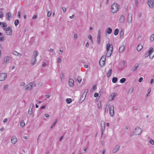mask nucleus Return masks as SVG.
<instances>
[{"mask_svg":"<svg viewBox=\"0 0 154 154\" xmlns=\"http://www.w3.org/2000/svg\"><path fill=\"white\" fill-rule=\"evenodd\" d=\"M119 9L118 5L116 4H113L111 5V11L113 13H115L117 12Z\"/></svg>","mask_w":154,"mask_h":154,"instance_id":"nucleus-1","label":"nucleus"},{"mask_svg":"<svg viewBox=\"0 0 154 154\" xmlns=\"http://www.w3.org/2000/svg\"><path fill=\"white\" fill-rule=\"evenodd\" d=\"M35 86V84L34 82H31L28 84L25 87V90L27 89L31 90L33 87Z\"/></svg>","mask_w":154,"mask_h":154,"instance_id":"nucleus-2","label":"nucleus"},{"mask_svg":"<svg viewBox=\"0 0 154 154\" xmlns=\"http://www.w3.org/2000/svg\"><path fill=\"white\" fill-rule=\"evenodd\" d=\"M88 90H86L85 91L83 92L82 95L81 96L80 99L79 101V102L80 103H82L83 101L85 100L86 95L87 94V93L88 92Z\"/></svg>","mask_w":154,"mask_h":154,"instance_id":"nucleus-3","label":"nucleus"},{"mask_svg":"<svg viewBox=\"0 0 154 154\" xmlns=\"http://www.w3.org/2000/svg\"><path fill=\"white\" fill-rule=\"evenodd\" d=\"M142 131L141 128L139 127H137L135 128L134 133L135 135H139L141 134Z\"/></svg>","mask_w":154,"mask_h":154,"instance_id":"nucleus-4","label":"nucleus"},{"mask_svg":"<svg viewBox=\"0 0 154 154\" xmlns=\"http://www.w3.org/2000/svg\"><path fill=\"white\" fill-rule=\"evenodd\" d=\"M109 114L112 116H113L114 115V107L113 106H111L109 108Z\"/></svg>","mask_w":154,"mask_h":154,"instance_id":"nucleus-5","label":"nucleus"},{"mask_svg":"<svg viewBox=\"0 0 154 154\" xmlns=\"http://www.w3.org/2000/svg\"><path fill=\"white\" fill-rule=\"evenodd\" d=\"M147 3L150 8H153L154 4V1L153 0H148L147 1Z\"/></svg>","mask_w":154,"mask_h":154,"instance_id":"nucleus-6","label":"nucleus"},{"mask_svg":"<svg viewBox=\"0 0 154 154\" xmlns=\"http://www.w3.org/2000/svg\"><path fill=\"white\" fill-rule=\"evenodd\" d=\"M132 14L131 13L128 14L127 17V21L128 23H130L132 22Z\"/></svg>","mask_w":154,"mask_h":154,"instance_id":"nucleus-7","label":"nucleus"},{"mask_svg":"<svg viewBox=\"0 0 154 154\" xmlns=\"http://www.w3.org/2000/svg\"><path fill=\"white\" fill-rule=\"evenodd\" d=\"M101 135L103 134V132L105 130V123L104 121H101Z\"/></svg>","mask_w":154,"mask_h":154,"instance_id":"nucleus-8","label":"nucleus"},{"mask_svg":"<svg viewBox=\"0 0 154 154\" xmlns=\"http://www.w3.org/2000/svg\"><path fill=\"white\" fill-rule=\"evenodd\" d=\"M4 29L6 31V34L7 35H10L12 34L11 29L10 27Z\"/></svg>","mask_w":154,"mask_h":154,"instance_id":"nucleus-9","label":"nucleus"},{"mask_svg":"<svg viewBox=\"0 0 154 154\" xmlns=\"http://www.w3.org/2000/svg\"><path fill=\"white\" fill-rule=\"evenodd\" d=\"M7 77V74L5 73L0 74V81L4 80Z\"/></svg>","mask_w":154,"mask_h":154,"instance_id":"nucleus-10","label":"nucleus"},{"mask_svg":"<svg viewBox=\"0 0 154 154\" xmlns=\"http://www.w3.org/2000/svg\"><path fill=\"white\" fill-rule=\"evenodd\" d=\"M120 146L119 145H116L113 148L112 152L115 153L117 152L119 149Z\"/></svg>","mask_w":154,"mask_h":154,"instance_id":"nucleus-11","label":"nucleus"},{"mask_svg":"<svg viewBox=\"0 0 154 154\" xmlns=\"http://www.w3.org/2000/svg\"><path fill=\"white\" fill-rule=\"evenodd\" d=\"M34 104L33 103H31L30 106V107L28 110V113L29 115H31L32 113V108L34 106Z\"/></svg>","mask_w":154,"mask_h":154,"instance_id":"nucleus-12","label":"nucleus"},{"mask_svg":"<svg viewBox=\"0 0 154 154\" xmlns=\"http://www.w3.org/2000/svg\"><path fill=\"white\" fill-rule=\"evenodd\" d=\"M105 60H106V57L105 56H103L101 58H100V61L99 63H101V62H102L103 65H104L105 63Z\"/></svg>","mask_w":154,"mask_h":154,"instance_id":"nucleus-13","label":"nucleus"},{"mask_svg":"<svg viewBox=\"0 0 154 154\" xmlns=\"http://www.w3.org/2000/svg\"><path fill=\"white\" fill-rule=\"evenodd\" d=\"M74 85V80L72 79H69V85L71 87H72Z\"/></svg>","mask_w":154,"mask_h":154,"instance_id":"nucleus-14","label":"nucleus"},{"mask_svg":"<svg viewBox=\"0 0 154 154\" xmlns=\"http://www.w3.org/2000/svg\"><path fill=\"white\" fill-rule=\"evenodd\" d=\"M11 143L13 144H15L17 141V139L15 137L13 136L11 138Z\"/></svg>","mask_w":154,"mask_h":154,"instance_id":"nucleus-15","label":"nucleus"},{"mask_svg":"<svg viewBox=\"0 0 154 154\" xmlns=\"http://www.w3.org/2000/svg\"><path fill=\"white\" fill-rule=\"evenodd\" d=\"M116 96L115 93H112L109 97V100L110 101H112L113 100L114 98Z\"/></svg>","mask_w":154,"mask_h":154,"instance_id":"nucleus-16","label":"nucleus"},{"mask_svg":"<svg viewBox=\"0 0 154 154\" xmlns=\"http://www.w3.org/2000/svg\"><path fill=\"white\" fill-rule=\"evenodd\" d=\"M113 52V49H110V51H107L106 53V56L107 57H109L111 56Z\"/></svg>","mask_w":154,"mask_h":154,"instance_id":"nucleus-17","label":"nucleus"},{"mask_svg":"<svg viewBox=\"0 0 154 154\" xmlns=\"http://www.w3.org/2000/svg\"><path fill=\"white\" fill-rule=\"evenodd\" d=\"M110 49H113V46L112 44H107L106 46L107 51H110Z\"/></svg>","mask_w":154,"mask_h":154,"instance_id":"nucleus-18","label":"nucleus"},{"mask_svg":"<svg viewBox=\"0 0 154 154\" xmlns=\"http://www.w3.org/2000/svg\"><path fill=\"white\" fill-rule=\"evenodd\" d=\"M153 48H150L149 50L148 51V54L149 55V56L152 53H153V52H154V50H153ZM154 57V55L152 57V58L153 57Z\"/></svg>","mask_w":154,"mask_h":154,"instance_id":"nucleus-19","label":"nucleus"},{"mask_svg":"<svg viewBox=\"0 0 154 154\" xmlns=\"http://www.w3.org/2000/svg\"><path fill=\"white\" fill-rule=\"evenodd\" d=\"M139 66V64L138 63H137L134 66V67L132 68L131 69V71L133 72H134L136 70L137 68Z\"/></svg>","mask_w":154,"mask_h":154,"instance_id":"nucleus-20","label":"nucleus"},{"mask_svg":"<svg viewBox=\"0 0 154 154\" xmlns=\"http://www.w3.org/2000/svg\"><path fill=\"white\" fill-rule=\"evenodd\" d=\"M125 47L124 46H122L120 47L119 49V52L120 53H122L124 51Z\"/></svg>","mask_w":154,"mask_h":154,"instance_id":"nucleus-21","label":"nucleus"},{"mask_svg":"<svg viewBox=\"0 0 154 154\" xmlns=\"http://www.w3.org/2000/svg\"><path fill=\"white\" fill-rule=\"evenodd\" d=\"M9 60V57H5L3 63H6L7 62H8Z\"/></svg>","mask_w":154,"mask_h":154,"instance_id":"nucleus-22","label":"nucleus"},{"mask_svg":"<svg viewBox=\"0 0 154 154\" xmlns=\"http://www.w3.org/2000/svg\"><path fill=\"white\" fill-rule=\"evenodd\" d=\"M125 20V17L123 15H121L120 19H119V21L120 23H122L124 22Z\"/></svg>","mask_w":154,"mask_h":154,"instance_id":"nucleus-23","label":"nucleus"},{"mask_svg":"<svg viewBox=\"0 0 154 154\" xmlns=\"http://www.w3.org/2000/svg\"><path fill=\"white\" fill-rule=\"evenodd\" d=\"M36 61V58L35 57H34L32 59L31 61V64L32 65H34L35 64Z\"/></svg>","mask_w":154,"mask_h":154,"instance_id":"nucleus-24","label":"nucleus"},{"mask_svg":"<svg viewBox=\"0 0 154 154\" xmlns=\"http://www.w3.org/2000/svg\"><path fill=\"white\" fill-rule=\"evenodd\" d=\"M142 48H143V46L141 45H138L137 46V50L138 51H139L141 50L142 49Z\"/></svg>","mask_w":154,"mask_h":154,"instance_id":"nucleus-25","label":"nucleus"},{"mask_svg":"<svg viewBox=\"0 0 154 154\" xmlns=\"http://www.w3.org/2000/svg\"><path fill=\"white\" fill-rule=\"evenodd\" d=\"M112 69H109L108 70V72L107 73V76L108 77H109L112 73L111 72Z\"/></svg>","mask_w":154,"mask_h":154,"instance_id":"nucleus-26","label":"nucleus"},{"mask_svg":"<svg viewBox=\"0 0 154 154\" xmlns=\"http://www.w3.org/2000/svg\"><path fill=\"white\" fill-rule=\"evenodd\" d=\"M106 31L107 33L110 34L112 32V29L110 28H108L106 29Z\"/></svg>","mask_w":154,"mask_h":154,"instance_id":"nucleus-27","label":"nucleus"},{"mask_svg":"<svg viewBox=\"0 0 154 154\" xmlns=\"http://www.w3.org/2000/svg\"><path fill=\"white\" fill-rule=\"evenodd\" d=\"M6 16H7V18L8 20H9L10 18L11 17V14L10 13H7L6 14Z\"/></svg>","mask_w":154,"mask_h":154,"instance_id":"nucleus-28","label":"nucleus"},{"mask_svg":"<svg viewBox=\"0 0 154 154\" xmlns=\"http://www.w3.org/2000/svg\"><path fill=\"white\" fill-rule=\"evenodd\" d=\"M118 81L117 78L116 77H114L112 79V82L114 83H116Z\"/></svg>","mask_w":154,"mask_h":154,"instance_id":"nucleus-29","label":"nucleus"},{"mask_svg":"<svg viewBox=\"0 0 154 154\" xmlns=\"http://www.w3.org/2000/svg\"><path fill=\"white\" fill-rule=\"evenodd\" d=\"M33 56L34 57L36 58V57L38 56V52L36 51H34L33 52Z\"/></svg>","mask_w":154,"mask_h":154,"instance_id":"nucleus-30","label":"nucleus"},{"mask_svg":"<svg viewBox=\"0 0 154 154\" xmlns=\"http://www.w3.org/2000/svg\"><path fill=\"white\" fill-rule=\"evenodd\" d=\"M150 40L151 41H153L154 40V34H152L150 36Z\"/></svg>","mask_w":154,"mask_h":154,"instance_id":"nucleus-31","label":"nucleus"},{"mask_svg":"<svg viewBox=\"0 0 154 154\" xmlns=\"http://www.w3.org/2000/svg\"><path fill=\"white\" fill-rule=\"evenodd\" d=\"M72 101V100L70 98H67L66 99V102L67 103H70Z\"/></svg>","mask_w":154,"mask_h":154,"instance_id":"nucleus-32","label":"nucleus"},{"mask_svg":"<svg viewBox=\"0 0 154 154\" xmlns=\"http://www.w3.org/2000/svg\"><path fill=\"white\" fill-rule=\"evenodd\" d=\"M119 33V29H116L115 30L114 34L115 35H117Z\"/></svg>","mask_w":154,"mask_h":154,"instance_id":"nucleus-33","label":"nucleus"},{"mask_svg":"<svg viewBox=\"0 0 154 154\" xmlns=\"http://www.w3.org/2000/svg\"><path fill=\"white\" fill-rule=\"evenodd\" d=\"M97 42L98 44H100V37H97Z\"/></svg>","mask_w":154,"mask_h":154,"instance_id":"nucleus-34","label":"nucleus"},{"mask_svg":"<svg viewBox=\"0 0 154 154\" xmlns=\"http://www.w3.org/2000/svg\"><path fill=\"white\" fill-rule=\"evenodd\" d=\"M25 124L23 120H22L20 122V125L21 127H23L25 126Z\"/></svg>","mask_w":154,"mask_h":154,"instance_id":"nucleus-35","label":"nucleus"},{"mask_svg":"<svg viewBox=\"0 0 154 154\" xmlns=\"http://www.w3.org/2000/svg\"><path fill=\"white\" fill-rule=\"evenodd\" d=\"M134 88L132 87L130 88L128 91V93H130V94H131L133 91Z\"/></svg>","mask_w":154,"mask_h":154,"instance_id":"nucleus-36","label":"nucleus"},{"mask_svg":"<svg viewBox=\"0 0 154 154\" xmlns=\"http://www.w3.org/2000/svg\"><path fill=\"white\" fill-rule=\"evenodd\" d=\"M125 81L126 79L125 78H123L120 79V82L121 83H123L125 82Z\"/></svg>","mask_w":154,"mask_h":154,"instance_id":"nucleus-37","label":"nucleus"},{"mask_svg":"<svg viewBox=\"0 0 154 154\" xmlns=\"http://www.w3.org/2000/svg\"><path fill=\"white\" fill-rule=\"evenodd\" d=\"M19 23V21L18 20H16L14 22V24L15 26H17Z\"/></svg>","mask_w":154,"mask_h":154,"instance_id":"nucleus-38","label":"nucleus"},{"mask_svg":"<svg viewBox=\"0 0 154 154\" xmlns=\"http://www.w3.org/2000/svg\"><path fill=\"white\" fill-rule=\"evenodd\" d=\"M77 79L79 83H80L82 81V78L80 76H78L77 78Z\"/></svg>","mask_w":154,"mask_h":154,"instance_id":"nucleus-39","label":"nucleus"},{"mask_svg":"<svg viewBox=\"0 0 154 154\" xmlns=\"http://www.w3.org/2000/svg\"><path fill=\"white\" fill-rule=\"evenodd\" d=\"M12 53L14 55H17L18 52L15 51H14L12 52Z\"/></svg>","mask_w":154,"mask_h":154,"instance_id":"nucleus-40","label":"nucleus"},{"mask_svg":"<svg viewBox=\"0 0 154 154\" xmlns=\"http://www.w3.org/2000/svg\"><path fill=\"white\" fill-rule=\"evenodd\" d=\"M124 34V31L123 30H122L120 33V36L121 37V36H123Z\"/></svg>","mask_w":154,"mask_h":154,"instance_id":"nucleus-41","label":"nucleus"},{"mask_svg":"<svg viewBox=\"0 0 154 154\" xmlns=\"http://www.w3.org/2000/svg\"><path fill=\"white\" fill-rule=\"evenodd\" d=\"M57 120H56L55 122L53 123V125L50 127V128H53V126H54L56 124V123L57 122Z\"/></svg>","mask_w":154,"mask_h":154,"instance_id":"nucleus-42","label":"nucleus"},{"mask_svg":"<svg viewBox=\"0 0 154 154\" xmlns=\"http://www.w3.org/2000/svg\"><path fill=\"white\" fill-rule=\"evenodd\" d=\"M108 108H109L108 106H106L105 108V112H108Z\"/></svg>","mask_w":154,"mask_h":154,"instance_id":"nucleus-43","label":"nucleus"},{"mask_svg":"<svg viewBox=\"0 0 154 154\" xmlns=\"http://www.w3.org/2000/svg\"><path fill=\"white\" fill-rule=\"evenodd\" d=\"M51 12H50V11H49L48 12V13H47V17H49L51 15Z\"/></svg>","mask_w":154,"mask_h":154,"instance_id":"nucleus-44","label":"nucleus"},{"mask_svg":"<svg viewBox=\"0 0 154 154\" xmlns=\"http://www.w3.org/2000/svg\"><path fill=\"white\" fill-rule=\"evenodd\" d=\"M149 142L152 145H154V141L152 140H150L149 141Z\"/></svg>","mask_w":154,"mask_h":154,"instance_id":"nucleus-45","label":"nucleus"},{"mask_svg":"<svg viewBox=\"0 0 154 154\" xmlns=\"http://www.w3.org/2000/svg\"><path fill=\"white\" fill-rule=\"evenodd\" d=\"M148 56H149V55L148 54V52H146L145 53L144 55V56L145 57H148Z\"/></svg>","mask_w":154,"mask_h":154,"instance_id":"nucleus-46","label":"nucleus"},{"mask_svg":"<svg viewBox=\"0 0 154 154\" xmlns=\"http://www.w3.org/2000/svg\"><path fill=\"white\" fill-rule=\"evenodd\" d=\"M101 35V32L100 30H99L98 33V36L97 37H100Z\"/></svg>","mask_w":154,"mask_h":154,"instance_id":"nucleus-47","label":"nucleus"},{"mask_svg":"<svg viewBox=\"0 0 154 154\" xmlns=\"http://www.w3.org/2000/svg\"><path fill=\"white\" fill-rule=\"evenodd\" d=\"M3 24L2 27L3 28L4 27H5L6 26V24L5 23H2Z\"/></svg>","mask_w":154,"mask_h":154,"instance_id":"nucleus-48","label":"nucleus"},{"mask_svg":"<svg viewBox=\"0 0 154 154\" xmlns=\"http://www.w3.org/2000/svg\"><path fill=\"white\" fill-rule=\"evenodd\" d=\"M62 9L63 11V12L64 13L66 12V9L65 7H62Z\"/></svg>","mask_w":154,"mask_h":154,"instance_id":"nucleus-49","label":"nucleus"},{"mask_svg":"<svg viewBox=\"0 0 154 154\" xmlns=\"http://www.w3.org/2000/svg\"><path fill=\"white\" fill-rule=\"evenodd\" d=\"M26 84L24 82H22L20 84V86H24Z\"/></svg>","mask_w":154,"mask_h":154,"instance_id":"nucleus-50","label":"nucleus"},{"mask_svg":"<svg viewBox=\"0 0 154 154\" xmlns=\"http://www.w3.org/2000/svg\"><path fill=\"white\" fill-rule=\"evenodd\" d=\"M135 4L136 7L138 6V2L137 0H135Z\"/></svg>","mask_w":154,"mask_h":154,"instance_id":"nucleus-51","label":"nucleus"},{"mask_svg":"<svg viewBox=\"0 0 154 154\" xmlns=\"http://www.w3.org/2000/svg\"><path fill=\"white\" fill-rule=\"evenodd\" d=\"M88 38L91 41H92V37L91 35H89L88 36Z\"/></svg>","mask_w":154,"mask_h":154,"instance_id":"nucleus-52","label":"nucleus"},{"mask_svg":"<svg viewBox=\"0 0 154 154\" xmlns=\"http://www.w3.org/2000/svg\"><path fill=\"white\" fill-rule=\"evenodd\" d=\"M143 80V78L142 77H140L138 81L139 82H141Z\"/></svg>","mask_w":154,"mask_h":154,"instance_id":"nucleus-53","label":"nucleus"},{"mask_svg":"<svg viewBox=\"0 0 154 154\" xmlns=\"http://www.w3.org/2000/svg\"><path fill=\"white\" fill-rule=\"evenodd\" d=\"M37 16L36 15H35L33 16L32 19L33 20L37 18Z\"/></svg>","mask_w":154,"mask_h":154,"instance_id":"nucleus-54","label":"nucleus"},{"mask_svg":"<svg viewBox=\"0 0 154 154\" xmlns=\"http://www.w3.org/2000/svg\"><path fill=\"white\" fill-rule=\"evenodd\" d=\"M18 17L19 18L20 17V11L18 12Z\"/></svg>","mask_w":154,"mask_h":154,"instance_id":"nucleus-55","label":"nucleus"},{"mask_svg":"<svg viewBox=\"0 0 154 154\" xmlns=\"http://www.w3.org/2000/svg\"><path fill=\"white\" fill-rule=\"evenodd\" d=\"M98 95V94L97 93H95L94 94V97H97Z\"/></svg>","mask_w":154,"mask_h":154,"instance_id":"nucleus-56","label":"nucleus"},{"mask_svg":"<svg viewBox=\"0 0 154 154\" xmlns=\"http://www.w3.org/2000/svg\"><path fill=\"white\" fill-rule=\"evenodd\" d=\"M3 17V13L2 12L0 11V18H2Z\"/></svg>","mask_w":154,"mask_h":154,"instance_id":"nucleus-57","label":"nucleus"},{"mask_svg":"<svg viewBox=\"0 0 154 154\" xmlns=\"http://www.w3.org/2000/svg\"><path fill=\"white\" fill-rule=\"evenodd\" d=\"M46 63L45 62H43V63L42 64V66L43 67H45L46 66Z\"/></svg>","mask_w":154,"mask_h":154,"instance_id":"nucleus-58","label":"nucleus"},{"mask_svg":"<svg viewBox=\"0 0 154 154\" xmlns=\"http://www.w3.org/2000/svg\"><path fill=\"white\" fill-rule=\"evenodd\" d=\"M97 106H98V107L99 109H100L101 107V104L100 103V104H98V105H97Z\"/></svg>","mask_w":154,"mask_h":154,"instance_id":"nucleus-59","label":"nucleus"},{"mask_svg":"<svg viewBox=\"0 0 154 154\" xmlns=\"http://www.w3.org/2000/svg\"><path fill=\"white\" fill-rule=\"evenodd\" d=\"M4 39V37H0V41H3Z\"/></svg>","mask_w":154,"mask_h":154,"instance_id":"nucleus-60","label":"nucleus"},{"mask_svg":"<svg viewBox=\"0 0 154 154\" xmlns=\"http://www.w3.org/2000/svg\"><path fill=\"white\" fill-rule=\"evenodd\" d=\"M45 117H47V118H48L49 117V115L47 114V113H45Z\"/></svg>","mask_w":154,"mask_h":154,"instance_id":"nucleus-61","label":"nucleus"},{"mask_svg":"<svg viewBox=\"0 0 154 154\" xmlns=\"http://www.w3.org/2000/svg\"><path fill=\"white\" fill-rule=\"evenodd\" d=\"M7 120H8V119L7 118H5V119L3 121V122H4V123H6L7 121Z\"/></svg>","mask_w":154,"mask_h":154,"instance_id":"nucleus-62","label":"nucleus"},{"mask_svg":"<svg viewBox=\"0 0 154 154\" xmlns=\"http://www.w3.org/2000/svg\"><path fill=\"white\" fill-rule=\"evenodd\" d=\"M97 88V86L96 85H94L92 88V89L93 90L96 89Z\"/></svg>","mask_w":154,"mask_h":154,"instance_id":"nucleus-63","label":"nucleus"},{"mask_svg":"<svg viewBox=\"0 0 154 154\" xmlns=\"http://www.w3.org/2000/svg\"><path fill=\"white\" fill-rule=\"evenodd\" d=\"M89 43H88V42H87L85 44V46L86 47L88 48L89 47Z\"/></svg>","mask_w":154,"mask_h":154,"instance_id":"nucleus-64","label":"nucleus"}]
</instances>
